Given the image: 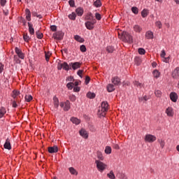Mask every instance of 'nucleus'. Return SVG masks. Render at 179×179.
<instances>
[{
  "instance_id": "obj_38",
  "label": "nucleus",
  "mask_w": 179,
  "mask_h": 179,
  "mask_svg": "<svg viewBox=\"0 0 179 179\" xmlns=\"http://www.w3.org/2000/svg\"><path fill=\"white\" fill-rule=\"evenodd\" d=\"M94 6H95L96 8H100V6H101V1L96 0V1H94Z\"/></svg>"
},
{
  "instance_id": "obj_41",
  "label": "nucleus",
  "mask_w": 179,
  "mask_h": 179,
  "mask_svg": "<svg viewBox=\"0 0 179 179\" xmlns=\"http://www.w3.org/2000/svg\"><path fill=\"white\" fill-rule=\"evenodd\" d=\"M134 86H136L138 89H142V87L143 86L142 83L138 82V81H134Z\"/></svg>"
},
{
  "instance_id": "obj_18",
  "label": "nucleus",
  "mask_w": 179,
  "mask_h": 179,
  "mask_svg": "<svg viewBox=\"0 0 179 179\" xmlns=\"http://www.w3.org/2000/svg\"><path fill=\"white\" fill-rule=\"evenodd\" d=\"M49 153H57L58 152V146L54 145L53 147L48 148Z\"/></svg>"
},
{
  "instance_id": "obj_7",
  "label": "nucleus",
  "mask_w": 179,
  "mask_h": 179,
  "mask_svg": "<svg viewBox=\"0 0 179 179\" xmlns=\"http://www.w3.org/2000/svg\"><path fill=\"white\" fill-rule=\"evenodd\" d=\"M111 82L115 86H120L121 85V78L118 76H115L112 78Z\"/></svg>"
},
{
  "instance_id": "obj_63",
  "label": "nucleus",
  "mask_w": 179,
  "mask_h": 179,
  "mask_svg": "<svg viewBox=\"0 0 179 179\" xmlns=\"http://www.w3.org/2000/svg\"><path fill=\"white\" fill-rule=\"evenodd\" d=\"M14 59L16 61L17 64H20V60L19 59V57L16 55L14 56Z\"/></svg>"
},
{
  "instance_id": "obj_55",
  "label": "nucleus",
  "mask_w": 179,
  "mask_h": 179,
  "mask_svg": "<svg viewBox=\"0 0 179 179\" xmlns=\"http://www.w3.org/2000/svg\"><path fill=\"white\" fill-rule=\"evenodd\" d=\"M69 4L71 8H75V1L74 0H70L69 1Z\"/></svg>"
},
{
  "instance_id": "obj_49",
  "label": "nucleus",
  "mask_w": 179,
  "mask_h": 179,
  "mask_svg": "<svg viewBox=\"0 0 179 179\" xmlns=\"http://www.w3.org/2000/svg\"><path fill=\"white\" fill-rule=\"evenodd\" d=\"M131 12H133V13H134V15H138V8L136 7H132L131 8Z\"/></svg>"
},
{
  "instance_id": "obj_54",
  "label": "nucleus",
  "mask_w": 179,
  "mask_h": 179,
  "mask_svg": "<svg viewBox=\"0 0 179 179\" xmlns=\"http://www.w3.org/2000/svg\"><path fill=\"white\" fill-rule=\"evenodd\" d=\"M80 50L81 52H86V46L85 45H80Z\"/></svg>"
},
{
  "instance_id": "obj_24",
  "label": "nucleus",
  "mask_w": 179,
  "mask_h": 179,
  "mask_svg": "<svg viewBox=\"0 0 179 179\" xmlns=\"http://www.w3.org/2000/svg\"><path fill=\"white\" fill-rule=\"evenodd\" d=\"M5 114H6V108L1 106L0 108V118H2Z\"/></svg>"
},
{
  "instance_id": "obj_28",
  "label": "nucleus",
  "mask_w": 179,
  "mask_h": 179,
  "mask_svg": "<svg viewBox=\"0 0 179 179\" xmlns=\"http://www.w3.org/2000/svg\"><path fill=\"white\" fill-rule=\"evenodd\" d=\"M83 8H78L76 10V13L78 15V16H82L83 15Z\"/></svg>"
},
{
  "instance_id": "obj_39",
  "label": "nucleus",
  "mask_w": 179,
  "mask_h": 179,
  "mask_svg": "<svg viewBox=\"0 0 179 179\" xmlns=\"http://www.w3.org/2000/svg\"><path fill=\"white\" fill-rule=\"evenodd\" d=\"M33 100V96L30 94L25 96V101H27V103H29V101H31Z\"/></svg>"
},
{
  "instance_id": "obj_51",
  "label": "nucleus",
  "mask_w": 179,
  "mask_h": 179,
  "mask_svg": "<svg viewBox=\"0 0 179 179\" xmlns=\"http://www.w3.org/2000/svg\"><path fill=\"white\" fill-rule=\"evenodd\" d=\"M141 16L142 17H146V16H148V10H143L141 12Z\"/></svg>"
},
{
  "instance_id": "obj_37",
  "label": "nucleus",
  "mask_w": 179,
  "mask_h": 179,
  "mask_svg": "<svg viewBox=\"0 0 179 179\" xmlns=\"http://www.w3.org/2000/svg\"><path fill=\"white\" fill-rule=\"evenodd\" d=\"M107 176L108 177V178L115 179V175L114 174V172L113 171H110V173L107 174Z\"/></svg>"
},
{
  "instance_id": "obj_58",
  "label": "nucleus",
  "mask_w": 179,
  "mask_h": 179,
  "mask_svg": "<svg viewBox=\"0 0 179 179\" xmlns=\"http://www.w3.org/2000/svg\"><path fill=\"white\" fill-rule=\"evenodd\" d=\"M64 68V64L62 63H58L57 64V69L58 71H61Z\"/></svg>"
},
{
  "instance_id": "obj_5",
  "label": "nucleus",
  "mask_w": 179,
  "mask_h": 179,
  "mask_svg": "<svg viewBox=\"0 0 179 179\" xmlns=\"http://www.w3.org/2000/svg\"><path fill=\"white\" fill-rule=\"evenodd\" d=\"M145 142H148L149 143H153L156 141V137L152 134H146L144 138Z\"/></svg>"
},
{
  "instance_id": "obj_64",
  "label": "nucleus",
  "mask_w": 179,
  "mask_h": 179,
  "mask_svg": "<svg viewBox=\"0 0 179 179\" xmlns=\"http://www.w3.org/2000/svg\"><path fill=\"white\" fill-rule=\"evenodd\" d=\"M82 73H83V70H78L77 72V74L78 76H80V78H82Z\"/></svg>"
},
{
  "instance_id": "obj_23",
  "label": "nucleus",
  "mask_w": 179,
  "mask_h": 179,
  "mask_svg": "<svg viewBox=\"0 0 179 179\" xmlns=\"http://www.w3.org/2000/svg\"><path fill=\"white\" fill-rule=\"evenodd\" d=\"M134 63L137 66H139L142 64V59L139 57H136L134 58Z\"/></svg>"
},
{
  "instance_id": "obj_45",
  "label": "nucleus",
  "mask_w": 179,
  "mask_h": 179,
  "mask_svg": "<svg viewBox=\"0 0 179 179\" xmlns=\"http://www.w3.org/2000/svg\"><path fill=\"white\" fill-rule=\"evenodd\" d=\"M138 54H140V55H145V54L146 53V50H145V49L140 48H138Z\"/></svg>"
},
{
  "instance_id": "obj_15",
  "label": "nucleus",
  "mask_w": 179,
  "mask_h": 179,
  "mask_svg": "<svg viewBox=\"0 0 179 179\" xmlns=\"http://www.w3.org/2000/svg\"><path fill=\"white\" fill-rule=\"evenodd\" d=\"M3 146H4V149H8V150H10V149H12V146L10 145V140L9 138H7L6 140V142Z\"/></svg>"
},
{
  "instance_id": "obj_8",
  "label": "nucleus",
  "mask_w": 179,
  "mask_h": 179,
  "mask_svg": "<svg viewBox=\"0 0 179 179\" xmlns=\"http://www.w3.org/2000/svg\"><path fill=\"white\" fill-rule=\"evenodd\" d=\"M165 113L168 117H174V110L171 106H169L166 109Z\"/></svg>"
},
{
  "instance_id": "obj_2",
  "label": "nucleus",
  "mask_w": 179,
  "mask_h": 179,
  "mask_svg": "<svg viewBox=\"0 0 179 179\" xmlns=\"http://www.w3.org/2000/svg\"><path fill=\"white\" fill-rule=\"evenodd\" d=\"M95 164H96V169L100 173H103V170L107 169V164L101 162L100 160H96Z\"/></svg>"
},
{
  "instance_id": "obj_59",
  "label": "nucleus",
  "mask_w": 179,
  "mask_h": 179,
  "mask_svg": "<svg viewBox=\"0 0 179 179\" xmlns=\"http://www.w3.org/2000/svg\"><path fill=\"white\" fill-rule=\"evenodd\" d=\"M73 92H75L76 93H78L79 92H80V88L79 87H73Z\"/></svg>"
},
{
  "instance_id": "obj_50",
  "label": "nucleus",
  "mask_w": 179,
  "mask_h": 179,
  "mask_svg": "<svg viewBox=\"0 0 179 179\" xmlns=\"http://www.w3.org/2000/svg\"><path fill=\"white\" fill-rule=\"evenodd\" d=\"M32 16H34V17H38V19H41L43 17L41 15H38L37 12H33Z\"/></svg>"
},
{
  "instance_id": "obj_35",
  "label": "nucleus",
  "mask_w": 179,
  "mask_h": 179,
  "mask_svg": "<svg viewBox=\"0 0 179 179\" xmlns=\"http://www.w3.org/2000/svg\"><path fill=\"white\" fill-rule=\"evenodd\" d=\"M157 142L159 143L162 149H164V145H166V143L164 142V140L163 139H158L157 140Z\"/></svg>"
},
{
  "instance_id": "obj_1",
  "label": "nucleus",
  "mask_w": 179,
  "mask_h": 179,
  "mask_svg": "<svg viewBox=\"0 0 179 179\" xmlns=\"http://www.w3.org/2000/svg\"><path fill=\"white\" fill-rule=\"evenodd\" d=\"M122 41L124 43H128L129 44L134 43V38H132V36L127 31L122 32Z\"/></svg>"
},
{
  "instance_id": "obj_22",
  "label": "nucleus",
  "mask_w": 179,
  "mask_h": 179,
  "mask_svg": "<svg viewBox=\"0 0 179 179\" xmlns=\"http://www.w3.org/2000/svg\"><path fill=\"white\" fill-rule=\"evenodd\" d=\"M28 27H29V34H34V28H33V24L28 22Z\"/></svg>"
},
{
  "instance_id": "obj_56",
  "label": "nucleus",
  "mask_w": 179,
  "mask_h": 179,
  "mask_svg": "<svg viewBox=\"0 0 179 179\" xmlns=\"http://www.w3.org/2000/svg\"><path fill=\"white\" fill-rule=\"evenodd\" d=\"M51 54H50V52H45V59L47 61V62H48V61H50V57Z\"/></svg>"
},
{
  "instance_id": "obj_36",
  "label": "nucleus",
  "mask_w": 179,
  "mask_h": 179,
  "mask_svg": "<svg viewBox=\"0 0 179 179\" xmlns=\"http://www.w3.org/2000/svg\"><path fill=\"white\" fill-rule=\"evenodd\" d=\"M69 19H70V20H76V13L73 12L71 14L69 15Z\"/></svg>"
},
{
  "instance_id": "obj_46",
  "label": "nucleus",
  "mask_w": 179,
  "mask_h": 179,
  "mask_svg": "<svg viewBox=\"0 0 179 179\" xmlns=\"http://www.w3.org/2000/svg\"><path fill=\"white\" fill-rule=\"evenodd\" d=\"M106 51H108L109 53L114 52V47H113V46H108L106 48Z\"/></svg>"
},
{
  "instance_id": "obj_9",
  "label": "nucleus",
  "mask_w": 179,
  "mask_h": 179,
  "mask_svg": "<svg viewBox=\"0 0 179 179\" xmlns=\"http://www.w3.org/2000/svg\"><path fill=\"white\" fill-rule=\"evenodd\" d=\"M102 113H107L108 111V102L103 101L101 104Z\"/></svg>"
},
{
  "instance_id": "obj_48",
  "label": "nucleus",
  "mask_w": 179,
  "mask_h": 179,
  "mask_svg": "<svg viewBox=\"0 0 179 179\" xmlns=\"http://www.w3.org/2000/svg\"><path fill=\"white\" fill-rule=\"evenodd\" d=\"M155 94L156 97H162V91L155 90Z\"/></svg>"
},
{
  "instance_id": "obj_30",
  "label": "nucleus",
  "mask_w": 179,
  "mask_h": 179,
  "mask_svg": "<svg viewBox=\"0 0 179 179\" xmlns=\"http://www.w3.org/2000/svg\"><path fill=\"white\" fill-rule=\"evenodd\" d=\"M134 30L136 31V33H141V31H142V27H141L139 25H134Z\"/></svg>"
},
{
  "instance_id": "obj_11",
  "label": "nucleus",
  "mask_w": 179,
  "mask_h": 179,
  "mask_svg": "<svg viewBox=\"0 0 179 179\" xmlns=\"http://www.w3.org/2000/svg\"><path fill=\"white\" fill-rule=\"evenodd\" d=\"M15 53L17 54V57L20 58V59H24V54L22 52V50L19 49V48H15Z\"/></svg>"
},
{
  "instance_id": "obj_21",
  "label": "nucleus",
  "mask_w": 179,
  "mask_h": 179,
  "mask_svg": "<svg viewBox=\"0 0 179 179\" xmlns=\"http://www.w3.org/2000/svg\"><path fill=\"white\" fill-rule=\"evenodd\" d=\"M145 37L148 40H152V38H153V32H152V31H148L145 33Z\"/></svg>"
},
{
  "instance_id": "obj_26",
  "label": "nucleus",
  "mask_w": 179,
  "mask_h": 179,
  "mask_svg": "<svg viewBox=\"0 0 179 179\" xmlns=\"http://www.w3.org/2000/svg\"><path fill=\"white\" fill-rule=\"evenodd\" d=\"M71 121L73 124H76V125H79V124H80V120L78 119V117H71Z\"/></svg>"
},
{
  "instance_id": "obj_10",
  "label": "nucleus",
  "mask_w": 179,
  "mask_h": 179,
  "mask_svg": "<svg viewBox=\"0 0 179 179\" xmlns=\"http://www.w3.org/2000/svg\"><path fill=\"white\" fill-rule=\"evenodd\" d=\"M69 65H71L72 69H73V71H76V69H79V68H80V66L82 65V63L79 62H76L74 63H70Z\"/></svg>"
},
{
  "instance_id": "obj_20",
  "label": "nucleus",
  "mask_w": 179,
  "mask_h": 179,
  "mask_svg": "<svg viewBox=\"0 0 179 179\" xmlns=\"http://www.w3.org/2000/svg\"><path fill=\"white\" fill-rule=\"evenodd\" d=\"M106 89L109 93H111V92H114V90H115V87L113 84H108L106 87Z\"/></svg>"
},
{
  "instance_id": "obj_17",
  "label": "nucleus",
  "mask_w": 179,
  "mask_h": 179,
  "mask_svg": "<svg viewBox=\"0 0 179 179\" xmlns=\"http://www.w3.org/2000/svg\"><path fill=\"white\" fill-rule=\"evenodd\" d=\"M53 104H54L55 108L57 109L58 107H59V99H58V97L55 96L53 97Z\"/></svg>"
},
{
  "instance_id": "obj_29",
  "label": "nucleus",
  "mask_w": 179,
  "mask_h": 179,
  "mask_svg": "<svg viewBox=\"0 0 179 179\" xmlns=\"http://www.w3.org/2000/svg\"><path fill=\"white\" fill-rule=\"evenodd\" d=\"M69 170L71 174H72L73 176H78V171H76V169H75V168L70 167Z\"/></svg>"
},
{
  "instance_id": "obj_4",
  "label": "nucleus",
  "mask_w": 179,
  "mask_h": 179,
  "mask_svg": "<svg viewBox=\"0 0 179 179\" xmlns=\"http://www.w3.org/2000/svg\"><path fill=\"white\" fill-rule=\"evenodd\" d=\"M60 107L64 108V111H69V110H71V102H69V101L61 102Z\"/></svg>"
},
{
  "instance_id": "obj_47",
  "label": "nucleus",
  "mask_w": 179,
  "mask_h": 179,
  "mask_svg": "<svg viewBox=\"0 0 179 179\" xmlns=\"http://www.w3.org/2000/svg\"><path fill=\"white\" fill-rule=\"evenodd\" d=\"M24 41H26V43H29L30 41V36H28L27 34H24L23 36Z\"/></svg>"
},
{
  "instance_id": "obj_33",
  "label": "nucleus",
  "mask_w": 179,
  "mask_h": 179,
  "mask_svg": "<svg viewBox=\"0 0 179 179\" xmlns=\"http://www.w3.org/2000/svg\"><path fill=\"white\" fill-rule=\"evenodd\" d=\"M152 75H153L154 78H156L157 79V78H160V73L159 72V71L157 69H155L153 71Z\"/></svg>"
},
{
  "instance_id": "obj_6",
  "label": "nucleus",
  "mask_w": 179,
  "mask_h": 179,
  "mask_svg": "<svg viewBox=\"0 0 179 179\" xmlns=\"http://www.w3.org/2000/svg\"><path fill=\"white\" fill-rule=\"evenodd\" d=\"M64 34L62 31H59L53 34V37L55 40H62Z\"/></svg>"
},
{
  "instance_id": "obj_53",
  "label": "nucleus",
  "mask_w": 179,
  "mask_h": 179,
  "mask_svg": "<svg viewBox=\"0 0 179 179\" xmlns=\"http://www.w3.org/2000/svg\"><path fill=\"white\" fill-rule=\"evenodd\" d=\"M95 18L96 19V20H101V15L99 13H96Z\"/></svg>"
},
{
  "instance_id": "obj_19",
  "label": "nucleus",
  "mask_w": 179,
  "mask_h": 179,
  "mask_svg": "<svg viewBox=\"0 0 179 179\" xmlns=\"http://www.w3.org/2000/svg\"><path fill=\"white\" fill-rule=\"evenodd\" d=\"M80 136H83V138H85V139H87L89 138V134H87V131L85 129H81L80 131Z\"/></svg>"
},
{
  "instance_id": "obj_57",
  "label": "nucleus",
  "mask_w": 179,
  "mask_h": 179,
  "mask_svg": "<svg viewBox=\"0 0 179 179\" xmlns=\"http://www.w3.org/2000/svg\"><path fill=\"white\" fill-rule=\"evenodd\" d=\"M66 80L68 81V82H75V80L73 79V76H69L66 79Z\"/></svg>"
},
{
  "instance_id": "obj_16",
  "label": "nucleus",
  "mask_w": 179,
  "mask_h": 179,
  "mask_svg": "<svg viewBox=\"0 0 179 179\" xmlns=\"http://www.w3.org/2000/svg\"><path fill=\"white\" fill-rule=\"evenodd\" d=\"M25 13L27 20H28V22H30V20H31V12H30V10L29 8H26Z\"/></svg>"
},
{
  "instance_id": "obj_40",
  "label": "nucleus",
  "mask_w": 179,
  "mask_h": 179,
  "mask_svg": "<svg viewBox=\"0 0 179 179\" xmlns=\"http://www.w3.org/2000/svg\"><path fill=\"white\" fill-rule=\"evenodd\" d=\"M36 36L39 40H41V38H43V33L40 32V31H36Z\"/></svg>"
},
{
  "instance_id": "obj_25",
  "label": "nucleus",
  "mask_w": 179,
  "mask_h": 179,
  "mask_svg": "<svg viewBox=\"0 0 179 179\" xmlns=\"http://www.w3.org/2000/svg\"><path fill=\"white\" fill-rule=\"evenodd\" d=\"M74 39L76 40V41H78V43H84L85 42V39L83 38H81L80 36H79V35H76L74 36Z\"/></svg>"
},
{
  "instance_id": "obj_31",
  "label": "nucleus",
  "mask_w": 179,
  "mask_h": 179,
  "mask_svg": "<svg viewBox=\"0 0 179 179\" xmlns=\"http://www.w3.org/2000/svg\"><path fill=\"white\" fill-rule=\"evenodd\" d=\"M19 94H20V92L17 90H14L11 94V96L14 99H16V97H17Z\"/></svg>"
},
{
  "instance_id": "obj_13",
  "label": "nucleus",
  "mask_w": 179,
  "mask_h": 179,
  "mask_svg": "<svg viewBox=\"0 0 179 179\" xmlns=\"http://www.w3.org/2000/svg\"><path fill=\"white\" fill-rule=\"evenodd\" d=\"M172 78L173 79H178L179 78V67H176L172 72Z\"/></svg>"
},
{
  "instance_id": "obj_42",
  "label": "nucleus",
  "mask_w": 179,
  "mask_h": 179,
  "mask_svg": "<svg viewBox=\"0 0 179 179\" xmlns=\"http://www.w3.org/2000/svg\"><path fill=\"white\" fill-rule=\"evenodd\" d=\"M105 153L106 155H111V147L106 146L105 148Z\"/></svg>"
},
{
  "instance_id": "obj_43",
  "label": "nucleus",
  "mask_w": 179,
  "mask_h": 179,
  "mask_svg": "<svg viewBox=\"0 0 179 179\" xmlns=\"http://www.w3.org/2000/svg\"><path fill=\"white\" fill-rule=\"evenodd\" d=\"M97 157L98 159H99V160H104V157L103 156V154L100 151L97 152Z\"/></svg>"
},
{
  "instance_id": "obj_12",
  "label": "nucleus",
  "mask_w": 179,
  "mask_h": 179,
  "mask_svg": "<svg viewBox=\"0 0 179 179\" xmlns=\"http://www.w3.org/2000/svg\"><path fill=\"white\" fill-rule=\"evenodd\" d=\"M170 99L173 103H177V100H178V95H177V93L176 92H171Z\"/></svg>"
},
{
  "instance_id": "obj_14",
  "label": "nucleus",
  "mask_w": 179,
  "mask_h": 179,
  "mask_svg": "<svg viewBox=\"0 0 179 179\" xmlns=\"http://www.w3.org/2000/svg\"><path fill=\"white\" fill-rule=\"evenodd\" d=\"M85 20H89L88 22H92L93 20H96L93 14L92 13H88L85 17Z\"/></svg>"
},
{
  "instance_id": "obj_32",
  "label": "nucleus",
  "mask_w": 179,
  "mask_h": 179,
  "mask_svg": "<svg viewBox=\"0 0 179 179\" xmlns=\"http://www.w3.org/2000/svg\"><path fill=\"white\" fill-rule=\"evenodd\" d=\"M164 57H166V51H164V50H163L161 53V57L164 58V62H166V63L169 62V57L165 58Z\"/></svg>"
},
{
  "instance_id": "obj_61",
  "label": "nucleus",
  "mask_w": 179,
  "mask_h": 179,
  "mask_svg": "<svg viewBox=\"0 0 179 179\" xmlns=\"http://www.w3.org/2000/svg\"><path fill=\"white\" fill-rule=\"evenodd\" d=\"M50 30H51L52 31H57V26H55V25H51V26H50Z\"/></svg>"
},
{
  "instance_id": "obj_62",
  "label": "nucleus",
  "mask_w": 179,
  "mask_h": 179,
  "mask_svg": "<svg viewBox=\"0 0 179 179\" xmlns=\"http://www.w3.org/2000/svg\"><path fill=\"white\" fill-rule=\"evenodd\" d=\"M1 6H5L6 5V0H0Z\"/></svg>"
},
{
  "instance_id": "obj_44",
  "label": "nucleus",
  "mask_w": 179,
  "mask_h": 179,
  "mask_svg": "<svg viewBox=\"0 0 179 179\" xmlns=\"http://www.w3.org/2000/svg\"><path fill=\"white\" fill-rule=\"evenodd\" d=\"M66 87L67 89H69V90H72V89H73V83H68L66 84Z\"/></svg>"
},
{
  "instance_id": "obj_52",
  "label": "nucleus",
  "mask_w": 179,
  "mask_h": 179,
  "mask_svg": "<svg viewBox=\"0 0 179 179\" xmlns=\"http://www.w3.org/2000/svg\"><path fill=\"white\" fill-rule=\"evenodd\" d=\"M155 25L158 27V29H162L163 24H162V22L160 21H157L155 22Z\"/></svg>"
},
{
  "instance_id": "obj_60",
  "label": "nucleus",
  "mask_w": 179,
  "mask_h": 179,
  "mask_svg": "<svg viewBox=\"0 0 179 179\" xmlns=\"http://www.w3.org/2000/svg\"><path fill=\"white\" fill-rule=\"evenodd\" d=\"M90 77L86 76V77H85V85H89V83H90Z\"/></svg>"
},
{
  "instance_id": "obj_3",
  "label": "nucleus",
  "mask_w": 179,
  "mask_h": 179,
  "mask_svg": "<svg viewBox=\"0 0 179 179\" xmlns=\"http://www.w3.org/2000/svg\"><path fill=\"white\" fill-rule=\"evenodd\" d=\"M97 21L96 20H93V21H87L85 24V27L87 29V30H93L94 29V24Z\"/></svg>"
},
{
  "instance_id": "obj_34",
  "label": "nucleus",
  "mask_w": 179,
  "mask_h": 179,
  "mask_svg": "<svg viewBox=\"0 0 179 179\" xmlns=\"http://www.w3.org/2000/svg\"><path fill=\"white\" fill-rule=\"evenodd\" d=\"M87 97L88 99H94V97H96V94H94V92H89L87 94Z\"/></svg>"
},
{
  "instance_id": "obj_27",
  "label": "nucleus",
  "mask_w": 179,
  "mask_h": 179,
  "mask_svg": "<svg viewBox=\"0 0 179 179\" xmlns=\"http://www.w3.org/2000/svg\"><path fill=\"white\" fill-rule=\"evenodd\" d=\"M70 66H71V65L68 64L67 62H64L63 63V69L64 71H69V69H72V68H71Z\"/></svg>"
}]
</instances>
